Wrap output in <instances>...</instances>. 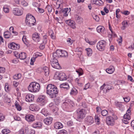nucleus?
<instances>
[{"label":"nucleus","mask_w":134,"mask_h":134,"mask_svg":"<svg viewBox=\"0 0 134 134\" xmlns=\"http://www.w3.org/2000/svg\"><path fill=\"white\" fill-rule=\"evenodd\" d=\"M78 93V92L77 90L75 88H73L71 90L70 94L72 95H75Z\"/></svg>","instance_id":"31"},{"label":"nucleus","mask_w":134,"mask_h":134,"mask_svg":"<svg viewBox=\"0 0 134 134\" xmlns=\"http://www.w3.org/2000/svg\"><path fill=\"white\" fill-rule=\"evenodd\" d=\"M11 36V34H8V35H4V37L6 38H8L10 37Z\"/></svg>","instance_id":"62"},{"label":"nucleus","mask_w":134,"mask_h":134,"mask_svg":"<svg viewBox=\"0 0 134 134\" xmlns=\"http://www.w3.org/2000/svg\"><path fill=\"white\" fill-rule=\"evenodd\" d=\"M76 112L77 114V120L78 121L83 119L87 113L86 109H79L76 110Z\"/></svg>","instance_id":"4"},{"label":"nucleus","mask_w":134,"mask_h":134,"mask_svg":"<svg viewBox=\"0 0 134 134\" xmlns=\"http://www.w3.org/2000/svg\"><path fill=\"white\" fill-rule=\"evenodd\" d=\"M10 131L8 129H4L2 130V133L3 134H7L10 132Z\"/></svg>","instance_id":"36"},{"label":"nucleus","mask_w":134,"mask_h":134,"mask_svg":"<svg viewBox=\"0 0 134 134\" xmlns=\"http://www.w3.org/2000/svg\"><path fill=\"white\" fill-rule=\"evenodd\" d=\"M34 98V95L31 94H29L26 95L25 99L27 102H31L33 100Z\"/></svg>","instance_id":"14"},{"label":"nucleus","mask_w":134,"mask_h":134,"mask_svg":"<svg viewBox=\"0 0 134 134\" xmlns=\"http://www.w3.org/2000/svg\"><path fill=\"white\" fill-rule=\"evenodd\" d=\"M114 71V68L113 66H110L109 68L107 69L106 72L108 74H111Z\"/></svg>","instance_id":"25"},{"label":"nucleus","mask_w":134,"mask_h":134,"mask_svg":"<svg viewBox=\"0 0 134 134\" xmlns=\"http://www.w3.org/2000/svg\"><path fill=\"white\" fill-rule=\"evenodd\" d=\"M52 118L51 117L47 118L45 119L44 120V123L47 125L51 124L52 123Z\"/></svg>","instance_id":"22"},{"label":"nucleus","mask_w":134,"mask_h":134,"mask_svg":"<svg viewBox=\"0 0 134 134\" xmlns=\"http://www.w3.org/2000/svg\"><path fill=\"white\" fill-rule=\"evenodd\" d=\"M67 42L69 45H71L72 43V40L70 38H68L67 40Z\"/></svg>","instance_id":"50"},{"label":"nucleus","mask_w":134,"mask_h":134,"mask_svg":"<svg viewBox=\"0 0 134 134\" xmlns=\"http://www.w3.org/2000/svg\"><path fill=\"white\" fill-rule=\"evenodd\" d=\"M131 108H130L127 110L126 113L125 114L123 117V119H122L123 122L126 124H127L128 123V121H129L131 117L130 115H131Z\"/></svg>","instance_id":"5"},{"label":"nucleus","mask_w":134,"mask_h":134,"mask_svg":"<svg viewBox=\"0 0 134 134\" xmlns=\"http://www.w3.org/2000/svg\"><path fill=\"white\" fill-rule=\"evenodd\" d=\"M47 37L46 36H44L43 37V44H46L47 43Z\"/></svg>","instance_id":"49"},{"label":"nucleus","mask_w":134,"mask_h":134,"mask_svg":"<svg viewBox=\"0 0 134 134\" xmlns=\"http://www.w3.org/2000/svg\"><path fill=\"white\" fill-rule=\"evenodd\" d=\"M16 107L18 110L20 111L21 109V107L19 104H18L17 103H16L15 104Z\"/></svg>","instance_id":"42"},{"label":"nucleus","mask_w":134,"mask_h":134,"mask_svg":"<svg viewBox=\"0 0 134 134\" xmlns=\"http://www.w3.org/2000/svg\"><path fill=\"white\" fill-rule=\"evenodd\" d=\"M22 40L25 44H26L27 42V40L26 38V36H24L22 38Z\"/></svg>","instance_id":"48"},{"label":"nucleus","mask_w":134,"mask_h":134,"mask_svg":"<svg viewBox=\"0 0 134 134\" xmlns=\"http://www.w3.org/2000/svg\"><path fill=\"white\" fill-rule=\"evenodd\" d=\"M36 22L35 19L32 15L29 14L26 15L25 20V23L26 25L31 27L34 25Z\"/></svg>","instance_id":"3"},{"label":"nucleus","mask_w":134,"mask_h":134,"mask_svg":"<svg viewBox=\"0 0 134 134\" xmlns=\"http://www.w3.org/2000/svg\"><path fill=\"white\" fill-rule=\"evenodd\" d=\"M105 87L104 88V91H105V92H109L110 90L113 89L114 87L105 84Z\"/></svg>","instance_id":"21"},{"label":"nucleus","mask_w":134,"mask_h":134,"mask_svg":"<svg viewBox=\"0 0 134 134\" xmlns=\"http://www.w3.org/2000/svg\"><path fill=\"white\" fill-rule=\"evenodd\" d=\"M26 120L28 122H31L35 120L34 116L31 115H28L25 116Z\"/></svg>","instance_id":"17"},{"label":"nucleus","mask_w":134,"mask_h":134,"mask_svg":"<svg viewBox=\"0 0 134 134\" xmlns=\"http://www.w3.org/2000/svg\"><path fill=\"white\" fill-rule=\"evenodd\" d=\"M85 123L88 125H91L94 122V120L92 117L88 116L85 119Z\"/></svg>","instance_id":"13"},{"label":"nucleus","mask_w":134,"mask_h":134,"mask_svg":"<svg viewBox=\"0 0 134 134\" xmlns=\"http://www.w3.org/2000/svg\"><path fill=\"white\" fill-rule=\"evenodd\" d=\"M56 53L57 54L58 56L61 57L62 50L59 49H58L56 51Z\"/></svg>","instance_id":"44"},{"label":"nucleus","mask_w":134,"mask_h":134,"mask_svg":"<svg viewBox=\"0 0 134 134\" xmlns=\"http://www.w3.org/2000/svg\"><path fill=\"white\" fill-rule=\"evenodd\" d=\"M82 51V48L81 47H77L75 49L76 52H80V53H79V55H81V54Z\"/></svg>","instance_id":"39"},{"label":"nucleus","mask_w":134,"mask_h":134,"mask_svg":"<svg viewBox=\"0 0 134 134\" xmlns=\"http://www.w3.org/2000/svg\"><path fill=\"white\" fill-rule=\"evenodd\" d=\"M5 118V117L3 114L0 113V121H3Z\"/></svg>","instance_id":"54"},{"label":"nucleus","mask_w":134,"mask_h":134,"mask_svg":"<svg viewBox=\"0 0 134 134\" xmlns=\"http://www.w3.org/2000/svg\"><path fill=\"white\" fill-rule=\"evenodd\" d=\"M8 47L9 48L14 50L19 49L20 48L19 45L13 43L9 44Z\"/></svg>","instance_id":"15"},{"label":"nucleus","mask_w":134,"mask_h":134,"mask_svg":"<svg viewBox=\"0 0 134 134\" xmlns=\"http://www.w3.org/2000/svg\"><path fill=\"white\" fill-rule=\"evenodd\" d=\"M30 109L32 111H38L39 109V108L35 104H32L30 107Z\"/></svg>","instance_id":"20"},{"label":"nucleus","mask_w":134,"mask_h":134,"mask_svg":"<svg viewBox=\"0 0 134 134\" xmlns=\"http://www.w3.org/2000/svg\"><path fill=\"white\" fill-rule=\"evenodd\" d=\"M46 93L51 98L55 97L56 94L58 93V90L55 85L52 84L47 85L46 88Z\"/></svg>","instance_id":"1"},{"label":"nucleus","mask_w":134,"mask_h":134,"mask_svg":"<svg viewBox=\"0 0 134 134\" xmlns=\"http://www.w3.org/2000/svg\"><path fill=\"white\" fill-rule=\"evenodd\" d=\"M82 71L81 69H80L79 70H76V72L78 73L79 75L80 76L82 75Z\"/></svg>","instance_id":"53"},{"label":"nucleus","mask_w":134,"mask_h":134,"mask_svg":"<svg viewBox=\"0 0 134 134\" xmlns=\"http://www.w3.org/2000/svg\"><path fill=\"white\" fill-rule=\"evenodd\" d=\"M36 57H33L31 58V60L30 64L31 65H33L34 64V63Z\"/></svg>","instance_id":"47"},{"label":"nucleus","mask_w":134,"mask_h":134,"mask_svg":"<svg viewBox=\"0 0 134 134\" xmlns=\"http://www.w3.org/2000/svg\"><path fill=\"white\" fill-rule=\"evenodd\" d=\"M13 52L14 53V55L16 57L19 58L21 59H24L26 57V54L24 52H21L20 53H19L16 51H14Z\"/></svg>","instance_id":"7"},{"label":"nucleus","mask_w":134,"mask_h":134,"mask_svg":"<svg viewBox=\"0 0 134 134\" xmlns=\"http://www.w3.org/2000/svg\"><path fill=\"white\" fill-rule=\"evenodd\" d=\"M107 123L108 125H113L114 124V119L111 116H108L106 119Z\"/></svg>","instance_id":"11"},{"label":"nucleus","mask_w":134,"mask_h":134,"mask_svg":"<svg viewBox=\"0 0 134 134\" xmlns=\"http://www.w3.org/2000/svg\"><path fill=\"white\" fill-rule=\"evenodd\" d=\"M51 62V65L53 68L58 69L60 68L61 67L58 63V61L56 59L53 58Z\"/></svg>","instance_id":"8"},{"label":"nucleus","mask_w":134,"mask_h":134,"mask_svg":"<svg viewBox=\"0 0 134 134\" xmlns=\"http://www.w3.org/2000/svg\"><path fill=\"white\" fill-rule=\"evenodd\" d=\"M29 90L31 92H37L39 91L40 86L39 84L35 82L31 83L28 87Z\"/></svg>","instance_id":"2"},{"label":"nucleus","mask_w":134,"mask_h":134,"mask_svg":"<svg viewBox=\"0 0 134 134\" xmlns=\"http://www.w3.org/2000/svg\"><path fill=\"white\" fill-rule=\"evenodd\" d=\"M18 134H25L24 130L23 129H21L19 131Z\"/></svg>","instance_id":"63"},{"label":"nucleus","mask_w":134,"mask_h":134,"mask_svg":"<svg viewBox=\"0 0 134 134\" xmlns=\"http://www.w3.org/2000/svg\"><path fill=\"white\" fill-rule=\"evenodd\" d=\"M86 49L87 51V53L88 56H91L92 53V49L90 48H87Z\"/></svg>","instance_id":"35"},{"label":"nucleus","mask_w":134,"mask_h":134,"mask_svg":"<svg viewBox=\"0 0 134 134\" xmlns=\"http://www.w3.org/2000/svg\"><path fill=\"white\" fill-rule=\"evenodd\" d=\"M65 22L67 25L70 26L73 29H74L76 28L75 23L73 21L69 20H66Z\"/></svg>","instance_id":"12"},{"label":"nucleus","mask_w":134,"mask_h":134,"mask_svg":"<svg viewBox=\"0 0 134 134\" xmlns=\"http://www.w3.org/2000/svg\"><path fill=\"white\" fill-rule=\"evenodd\" d=\"M101 114L103 116H105L108 114V112L106 110H103L101 112Z\"/></svg>","instance_id":"43"},{"label":"nucleus","mask_w":134,"mask_h":134,"mask_svg":"<svg viewBox=\"0 0 134 134\" xmlns=\"http://www.w3.org/2000/svg\"><path fill=\"white\" fill-rule=\"evenodd\" d=\"M32 38L33 40L36 42H38L40 41L39 34L35 32L32 35Z\"/></svg>","instance_id":"16"},{"label":"nucleus","mask_w":134,"mask_h":134,"mask_svg":"<svg viewBox=\"0 0 134 134\" xmlns=\"http://www.w3.org/2000/svg\"><path fill=\"white\" fill-rule=\"evenodd\" d=\"M128 79L130 80L131 82H133V80L132 77L130 75L128 76Z\"/></svg>","instance_id":"61"},{"label":"nucleus","mask_w":134,"mask_h":134,"mask_svg":"<svg viewBox=\"0 0 134 134\" xmlns=\"http://www.w3.org/2000/svg\"><path fill=\"white\" fill-rule=\"evenodd\" d=\"M39 12L41 13H43L44 12V10L42 8H37Z\"/></svg>","instance_id":"59"},{"label":"nucleus","mask_w":134,"mask_h":134,"mask_svg":"<svg viewBox=\"0 0 134 134\" xmlns=\"http://www.w3.org/2000/svg\"><path fill=\"white\" fill-rule=\"evenodd\" d=\"M45 97L44 96H42L39 97L37 99V101L39 102H44L45 100Z\"/></svg>","instance_id":"27"},{"label":"nucleus","mask_w":134,"mask_h":134,"mask_svg":"<svg viewBox=\"0 0 134 134\" xmlns=\"http://www.w3.org/2000/svg\"><path fill=\"white\" fill-rule=\"evenodd\" d=\"M42 124L40 122H37L34 124L32 125V126L34 128H36L37 127H40L41 126Z\"/></svg>","instance_id":"32"},{"label":"nucleus","mask_w":134,"mask_h":134,"mask_svg":"<svg viewBox=\"0 0 134 134\" xmlns=\"http://www.w3.org/2000/svg\"><path fill=\"white\" fill-rule=\"evenodd\" d=\"M43 69L44 70L45 75L46 76H48L49 73L48 68L46 66H45L44 67Z\"/></svg>","instance_id":"26"},{"label":"nucleus","mask_w":134,"mask_h":134,"mask_svg":"<svg viewBox=\"0 0 134 134\" xmlns=\"http://www.w3.org/2000/svg\"><path fill=\"white\" fill-rule=\"evenodd\" d=\"M19 84V83L16 81H14L13 82V85L15 87H16Z\"/></svg>","instance_id":"60"},{"label":"nucleus","mask_w":134,"mask_h":134,"mask_svg":"<svg viewBox=\"0 0 134 134\" xmlns=\"http://www.w3.org/2000/svg\"><path fill=\"white\" fill-rule=\"evenodd\" d=\"M131 126L133 127V129L134 130V120L132 121L131 122Z\"/></svg>","instance_id":"64"},{"label":"nucleus","mask_w":134,"mask_h":134,"mask_svg":"<svg viewBox=\"0 0 134 134\" xmlns=\"http://www.w3.org/2000/svg\"><path fill=\"white\" fill-rule=\"evenodd\" d=\"M26 133L27 134H34L35 131L34 130L29 129H25Z\"/></svg>","instance_id":"28"},{"label":"nucleus","mask_w":134,"mask_h":134,"mask_svg":"<svg viewBox=\"0 0 134 134\" xmlns=\"http://www.w3.org/2000/svg\"><path fill=\"white\" fill-rule=\"evenodd\" d=\"M104 29V27L101 26H98L97 28V30L98 32H103Z\"/></svg>","instance_id":"29"},{"label":"nucleus","mask_w":134,"mask_h":134,"mask_svg":"<svg viewBox=\"0 0 134 134\" xmlns=\"http://www.w3.org/2000/svg\"><path fill=\"white\" fill-rule=\"evenodd\" d=\"M115 105L117 107L121 108L122 107V105L121 102L116 101L115 102Z\"/></svg>","instance_id":"37"},{"label":"nucleus","mask_w":134,"mask_h":134,"mask_svg":"<svg viewBox=\"0 0 134 134\" xmlns=\"http://www.w3.org/2000/svg\"><path fill=\"white\" fill-rule=\"evenodd\" d=\"M5 72V68H4L0 67V73H3Z\"/></svg>","instance_id":"58"},{"label":"nucleus","mask_w":134,"mask_h":134,"mask_svg":"<svg viewBox=\"0 0 134 134\" xmlns=\"http://www.w3.org/2000/svg\"><path fill=\"white\" fill-rule=\"evenodd\" d=\"M93 19L97 21H99V18L97 15H94L93 16Z\"/></svg>","instance_id":"46"},{"label":"nucleus","mask_w":134,"mask_h":134,"mask_svg":"<svg viewBox=\"0 0 134 134\" xmlns=\"http://www.w3.org/2000/svg\"><path fill=\"white\" fill-rule=\"evenodd\" d=\"M21 4L25 7L27 6L28 5V3L24 0H22L21 2Z\"/></svg>","instance_id":"41"},{"label":"nucleus","mask_w":134,"mask_h":134,"mask_svg":"<svg viewBox=\"0 0 134 134\" xmlns=\"http://www.w3.org/2000/svg\"><path fill=\"white\" fill-rule=\"evenodd\" d=\"M77 18V22L80 24H81L82 23L83 21V19L80 17L79 16H77L76 17Z\"/></svg>","instance_id":"34"},{"label":"nucleus","mask_w":134,"mask_h":134,"mask_svg":"<svg viewBox=\"0 0 134 134\" xmlns=\"http://www.w3.org/2000/svg\"><path fill=\"white\" fill-rule=\"evenodd\" d=\"M47 9L48 12H49L50 13L52 12V8L51 6L50 5H47Z\"/></svg>","instance_id":"52"},{"label":"nucleus","mask_w":134,"mask_h":134,"mask_svg":"<svg viewBox=\"0 0 134 134\" xmlns=\"http://www.w3.org/2000/svg\"><path fill=\"white\" fill-rule=\"evenodd\" d=\"M93 4L100 5L103 4V2L101 0H92Z\"/></svg>","instance_id":"24"},{"label":"nucleus","mask_w":134,"mask_h":134,"mask_svg":"<svg viewBox=\"0 0 134 134\" xmlns=\"http://www.w3.org/2000/svg\"><path fill=\"white\" fill-rule=\"evenodd\" d=\"M4 12L6 13H8L9 12V9L8 8L6 7H3Z\"/></svg>","instance_id":"51"},{"label":"nucleus","mask_w":134,"mask_h":134,"mask_svg":"<svg viewBox=\"0 0 134 134\" xmlns=\"http://www.w3.org/2000/svg\"><path fill=\"white\" fill-rule=\"evenodd\" d=\"M96 42V40H95L94 41H90L89 44L90 45H93L95 44Z\"/></svg>","instance_id":"57"},{"label":"nucleus","mask_w":134,"mask_h":134,"mask_svg":"<svg viewBox=\"0 0 134 134\" xmlns=\"http://www.w3.org/2000/svg\"><path fill=\"white\" fill-rule=\"evenodd\" d=\"M124 101L126 102H129L130 100V98L129 97L123 98Z\"/></svg>","instance_id":"55"},{"label":"nucleus","mask_w":134,"mask_h":134,"mask_svg":"<svg viewBox=\"0 0 134 134\" xmlns=\"http://www.w3.org/2000/svg\"><path fill=\"white\" fill-rule=\"evenodd\" d=\"M70 11V9L68 8L65 9H62L59 12V13H62L64 16L66 17L68 15V13Z\"/></svg>","instance_id":"18"},{"label":"nucleus","mask_w":134,"mask_h":134,"mask_svg":"<svg viewBox=\"0 0 134 134\" xmlns=\"http://www.w3.org/2000/svg\"><path fill=\"white\" fill-rule=\"evenodd\" d=\"M106 45L105 41L104 40H102L97 43L96 47L98 50L102 51L104 49Z\"/></svg>","instance_id":"6"},{"label":"nucleus","mask_w":134,"mask_h":134,"mask_svg":"<svg viewBox=\"0 0 134 134\" xmlns=\"http://www.w3.org/2000/svg\"><path fill=\"white\" fill-rule=\"evenodd\" d=\"M60 88H63L68 90L69 89V85L67 83H65L60 85Z\"/></svg>","instance_id":"23"},{"label":"nucleus","mask_w":134,"mask_h":134,"mask_svg":"<svg viewBox=\"0 0 134 134\" xmlns=\"http://www.w3.org/2000/svg\"><path fill=\"white\" fill-rule=\"evenodd\" d=\"M54 128L56 129H59L62 128L63 127V125L60 122H57L55 123L54 125Z\"/></svg>","instance_id":"19"},{"label":"nucleus","mask_w":134,"mask_h":134,"mask_svg":"<svg viewBox=\"0 0 134 134\" xmlns=\"http://www.w3.org/2000/svg\"><path fill=\"white\" fill-rule=\"evenodd\" d=\"M13 13L15 15L20 16L23 13L22 10L19 8H15L13 10Z\"/></svg>","instance_id":"10"},{"label":"nucleus","mask_w":134,"mask_h":134,"mask_svg":"<svg viewBox=\"0 0 134 134\" xmlns=\"http://www.w3.org/2000/svg\"><path fill=\"white\" fill-rule=\"evenodd\" d=\"M90 86V84L89 83H87L85 85V87L83 88V89L84 90H86L87 89L89 88Z\"/></svg>","instance_id":"56"},{"label":"nucleus","mask_w":134,"mask_h":134,"mask_svg":"<svg viewBox=\"0 0 134 134\" xmlns=\"http://www.w3.org/2000/svg\"><path fill=\"white\" fill-rule=\"evenodd\" d=\"M61 57H67L68 56L67 52L65 50H62Z\"/></svg>","instance_id":"38"},{"label":"nucleus","mask_w":134,"mask_h":134,"mask_svg":"<svg viewBox=\"0 0 134 134\" xmlns=\"http://www.w3.org/2000/svg\"><path fill=\"white\" fill-rule=\"evenodd\" d=\"M21 76V75L20 73H18L14 75L13 78L14 79L18 80L20 79Z\"/></svg>","instance_id":"33"},{"label":"nucleus","mask_w":134,"mask_h":134,"mask_svg":"<svg viewBox=\"0 0 134 134\" xmlns=\"http://www.w3.org/2000/svg\"><path fill=\"white\" fill-rule=\"evenodd\" d=\"M57 75L58 78L60 80L63 81L66 79V76L65 74L63 73H59L56 72L55 74V76Z\"/></svg>","instance_id":"9"},{"label":"nucleus","mask_w":134,"mask_h":134,"mask_svg":"<svg viewBox=\"0 0 134 134\" xmlns=\"http://www.w3.org/2000/svg\"><path fill=\"white\" fill-rule=\"evenodd\" d=\"M49 34L52 39H54L55 38V36L54 35V34L52 31H50L49 32Z\"/></svg>","instance_id":"45"},{"label":"nucleus","mask_w":134,"mask_h":134,"mask_svg":"<svg viewBox=\"0 0 134 134\" xmlns=\"http://www.w3.org/2000/svg\"><path fill=\"white\" fill-rule=\"evenodd\" d=\"M41 112L45 116H47V115L48 114V113L47 110L45 109H42L41 111Z\"/></svg>","instance_id":"40"},{"label":"nucleus","mask_w":134,"mask_h":134,"mask_svg":"<svg viewBox=\"0 0 134 134\" xmlns=\"http://www.w3.org/2000/svg\"><path fill=\"white\" fill-rule=\"evenodd\" d=\"M122 26L121 27V29L122 30H124L125 29L126 27H127V22L126 21H124L122 23Z\"/></svg>","instance_id":"30"}]
</instances>
